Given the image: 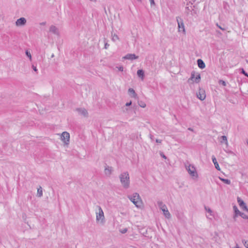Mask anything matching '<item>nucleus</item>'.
Masks as SVG:
<instances>
[{
    "mask_svg": "<svg viewBox=\"0 0 248 248\" xmlns=\"http://www.w3.org/2000/svg\"><path fill=\"white\" fill-rule=\"evenodd\" d=\"M138 0V1H141V0Z\"/></svg>",
    "mask_w": 248,
    "mask_h": 248,
    "instance_id": "obj_49",
    "label": "nucleus"
},
{
    "mask_svg": "<svg viewBox=\"0 0 248 248\" xmlns=\"http://www.w3.org/2000/svg\"><path fill=\"white\" fill-rule=\"evenodd\" d=\"M161 140H159V139H156V142L157 143H161Z\"/></svg>",
    "mask_w": 248,
    "mask_h": 248,
    "instance_id": "obj_37",
    "label": "nucleus"
},
{
    "mask_svg": "<svg viewBox=\"0 0 248 248\" xmlns=\"http://www.w3.org/2000/svg\"><path fill=\"white\" fill-rule=\"evenodd\" d=\"M188 129L190 131H192L193 130L191 128H188Z\"/></svg>",
    "mask_w": 248,
    "mask_h": 248,
    "instance_id": "obj_42",
    "label": "nucleus"
},
{
    "mask_svg": "<svg viewBox=\"0 0 248 248\" xmlns=\"http://www.w3.org/2000/svg\"><path fill=\"white\" fill-rule=\"evenodd\" d=\"M219 83L221 85H222V86H225L226 85V83L225 81L222 80H220L219 81H218Z\"/></svg>",
    "mask_w": 248,
    "mask_h": 248,
    "instance_id": "obj_27",
    "label": "nucleus"
},
{
    "mask_svg": "<svg viewBox=\"0 0 248 248\" xmlns=\"http://www.w3.org/2000/svg\"><path fill=\"white\" fill-rule=\"evenodd\" d=\"M197 96L201 100H203L206 97L205 91L202 89H200L197 93Z\"/></svg>",
    "mask_w": 248,
    "mask_h": 248,
    "instance_id": "obj_11",
    "label": "nucleus"
},
{
    "mask_svg": "<svg viewBox=\"0 0 248 248\" xmlns=\"http://www.w3.org/2000/svg\"><path fill=\"white\" fill-rule=\"evenodd\" d=\"M247 218L248 219V218Z\"/></svg>",
    "mask_w": 248,
    "mask_h": 248,
    "instance_id": "obj_50",
    "label": "nucleus"
},
{
    "mask_svg": "<svg viewBox=\"0 0 248 248\" xmlns=\"http://www.w3.org/2000/svg\"><path fill=\"white\" fill-rule=\"evenodd\" d=\"M185 167L188 174L193 179L195 180L198 178V174L194 165L187 163L185 164Z\"/></svg>",
    "mask_w": 248,
    "mask_h": 248,
    "instance_id": "obj_3",
    "label": "nucleus"
},
{
    "mask_svg": "<svg viewBox=\"0 0 248 248\" xmlns=\"http://www.w3.org/2000/svg\"><path fill=\"white\" fill-rule=\"evenodd\" d=\"M26 55L29 58L30 60L31 61L32 57H31V55L30 52L28 50H26Z\"/></svg>",
    "mask_w": 248,
    "mask_h": 248,
    "instance_id": "obj_26",
    "label": "nucleus"
},
{
    "mask_svg": "<svg viewBox=\"0 0 248 248\" xmlns=\"http://www.w3.org/2000/svg\"><path fill=\"white\" fill-rule=\"evenodd\" d=\"M204 208L206 210V217L210 220H212L213 218H214V215L211 209L207 206H205Z\"/></svg>",
    "mask_w": 248,
    "mask_h": 248,
    "instance_id": "obj_10",
    "label": "nucleus"
},
{
    "mask_svg": "<svg viewBox=\"0 0 248 248\" xmlns=\"http://www.w3.org/2000/svg\"><path fill=\"white\" fill-rule=\"evenodd\" d=\"M49 31L56 35L59 34L58 29L56 26L53 25H51L50 27Z\"/></svg>",
    "mask_w": 248,
    "mask_h": 248,
    "instance_id": "obj_16",
    "label": "nucleus"
},
{
    "mask_svg": "<svg viewBox=\"0 0 248 248\" xmlns=\"http://www.w3.org/2000/svg\"><path fill=\"white\" fill-rule=\"evenodd\" d=\"M137 75L141 79H143L144 76V73L142 70H138L137 71Z\"/></svg>",
    "mask_w": 248,
    "mask_h": 248,
    "instance_id": "obj_20",
    "label": "nucleus"
},
{
    "mask_svg": "<svg viewBox=\"0 0 248 248\" xmlns=\"http://www.w3.org/2000/svg\"><path fill=\"white\" fill-rule=\"evenodd\" d=\"M242 73L246 76L248 77V74L245 72V71L242 69Z\"/></svg>",
    "mask_w": 248,
    "mask_h": 248,
    "instance_id": "obj_33",
    "label": "nucleus"
},
{
    "mask_svg": "<svg viewBox=\"0 0 248 248\" xmlns=\"http://www.w3.org/2000/svg\"><path fill=\"white\" fill-rule=\"evenodd\" d=\"M128 198L137 208H140L141 207L142 201L138 193H134L132 195L128 196Z\"/></svg>",
    "mask_w": 248,
    "mask_h": 248,
    "instance_id": "obj_4",
    "label": "nucleus"
},
{
    "mask_svg": "<svg viewBox=\"0 0 248 248\" xmlns=\"http://www.w3.org/2000/svg\"><path fill=\"white\" fill-rule=\"evenodd\" d=\"M176 20L178 23V31L182 32L185 34L186 33V31L183 20L181 18L177 17L176 18Z\"/></svg>",
    "mask_w": 248,
    "mask_h": 248,
    "instance_id": "obj_8",
    "label": "nucleus"
},
{
    "mask_svg": "<svg viewBox=\"0 0 248 248\" xmlns=\"http://www.w3.org/2000/svg\"><path fill=\"white\" fill-rule=\"evenodd\" d=\"M150 2L151 5H153L155 4L154 0H149Z\"/></svg>",
    "mask_w": 248,
    "mask_h": 248,
    "instance_id": "obj_34",
    "label": "nucleus"
},
{
    "mask_svg": "<svg viewBox=\"0 0 248 248\" xmlns=\"http://www.w3.org/2000/svg\"><path fill=\"white\" fill-rule=\"evenodd\" d=\"M124 232H126V230H124Z\"/></svg>",
    "mask_w": 248,
    "mask_h": 248,
    "instance_id": "obj_46",
    "label": "nucleus"
},
{
    "mask_svg": "<svg viewBox=\"0 0 248 248\" xmlns=\"http://www.w3.org/2000/svg\"><path fill=\"white\" fill-rule=\"evenodd\" d=\"M109 46V45H108L107 43H106L105 45V48L106 49H107L108 48V47Z\"/></svg>",
    "mask_w": 248,
    "mask_h": 248,
    "instance_id": "obj_38",
    "label": "nucleus"
},
{
    "mask_svg": "<svg viewBox=\"0 0 248 248\" xmlns=\"http://www.w3.org/2000/svg\"><path fill=\"white\" fill-rule=\"evenodd\" d=\"M201 80V75L199 73L192 71L191 74V77L188 80L189 83L193 82L199 83Z\"/></svg>",
    "mask_w": 248,
    "mask_h": 248,
    "instance_id": "obj_6",
    "label": "nucleus"
},
{
    "mask_svg": "<svg viewBox=\"0 0 248 248\" xmlns=\"http://www.w3.org/2000/svg\"><path fill=\"white\" fill-rule=\"evenodd\" d=\"M212 160L214 164L215 168L217 169V161L215 156H212Z\"/></svg>",
    "mask_w": 248,
    "mask_h": 248,
    "instance_id": "obj_25",
    "label": "nucleus"
},
{
    "mask_svg": "<svg viewBox=\"0 0 248 248\" xmlns=\"http://www.w3.org/2000/svg\"><path fill=\"white\" fill-rule=\"evenodd\" d=\"M218 178H219L220 180H221L225 184H226L228 185H230L231 184V181L229 179L223 178L220 176H218Z\"/></svg>",
    "mask_w": 248,
    "mask_h": 248,
    "instance_id": "obj_21",
    "label": "nucleus"
},
{
    "mask_svg": "<svg viewBox=\"0 0 248 248\" xmlns=\"http://www.w3.org/2000/svg\"><path fill=\"white\" fill-rule=\"evenodd\" d=\"M242 242L244 243L245 246L247 248H248V241L243 240Z\"/></svg>",
    "mask_w": 248,
    "mask_h": 248,
    "instance_id": "obj_30",
    "label": "nucleus"
},
{
    "mask_svg": "<svg viewBox=\"0 0 248 248\" xmlns=\"http://www.w3.org/2000/svg\"><path fill=\"white\" fill-rule=\"evenodd\" d=\"M112 171V168L109 166H107L105 169V173L106 175L109 176L110 175Z\"/></svg>",
    "mask_w": 248,
    "mask_h": 248,
    "instance_id": "obj_18",
    "label": "nucleus"
},
{
    "mask_svg": "<svg viewBox=\"0 0 248 248\" xmlns=\"http://www.w3.org/2000/svg\"><path fill=\"white\" fill-rule=\"evenodd\" d=\"M40 24L42 25H45L46 24V22H42Z\"/></svg>",
    "mask_w": 248,
    "mask_h": 248,
    "instance_id": "obj_40",
    "label": "nucleus"
},
{
    "mask_svg": "<svg viewBox=\"0 0 248 248\" xmlns=\"http://www.w3.org/2000/svg\"><path fill=\"white\" fill-rule=\"evenodd\" d=\"M239 216H241L243 218H248V217L243 213L241 212Z\"/></svg>",
    "mask_w": 248,
    "mask_h": 248,
    "instance_id": "obj_28",
    "label": "nucleus"
},
{
    "mask_svg": "<svg viewBox=\"0 0 248 248\" xmlns=\"http://www.w3.org/2000/svg\"><path fill=\"white\" fill-rule=\"evenodd\" d=\"M139 56L134 54H127L123 57V59L125 60H133L138 59Z\"/></svg>",
    "mask_w": 248,
    "mask_h": 248,
    "instance_id": "obj_14",
    "label": "nucleus"
},
{
    "mask_svg": "<svg viewBox=\"0 0 248 248\" xmlns=\"http://www.w3.org/2000/svg\"><path fill=\"white\" fill-rule=\"evenodd\" d=\"M160 155H161V157H162L164 159H166L167 158V157L166 156V155L162 152H161L160 153Z\"/></svg>",
    "mask_w": 248,
    "mask_h": 248,
    "instance_id": "obj_32",
    "label": "nucleus"
},
{
    "mask_svg": "<svg viewBox=\"0 0 248 248\" xmlns=\"http://www.w3.org/2000/svg\"><path fill=\"white\" fill-rule=\"evenodd\" d=\"M157 204L159 208L163 212L165 217L168 219L170 218V213L167 206L161 201L157 202Z\"/></svg>",
    "mask_w": 248,
    "mask_h": 248,
    "instance_id": "obj_5",
    "label": "nucleus"
},
{
    "mask_svg": "<svg viewBox=\"0 0 248 248\" xmlns=\"http://www.w3.org/2000/svg\"><path fill=\"white\" fill-rule=\"evenodd\" d=\"M76 111L78 112L79 115H80L84 117H87L88 115V112L87 110L84 108H77Z\"/></svg>",
    "mask_w": 248,
    "mask_h": 248,
    "instance_id": "obj_13",
    "label": "nucleus"
},
{
    "mask_svg": "<svg viewBox=\"0 0 248 248\" xmlns=\"http://www.w3.org/2000/svg\"><path fill=\"white\" fill-rule=\"evenodd\" d=\"M124 232H126V230H124Z\"/></svg>",
    "mask_w": 248,
    "mask_h": 248,
    "instance_id": "obj_45",
    "label": "nucleus"
},
{
    "mask_svg": "<svg viewBox=\"0 0 248 248\" xmlns=\"http://www.w3.org/2000/svg\"><path fill=\"white\" fill-rule=\"evenodd\" d=\"M139 105L140 106V107L142 108H144L146 107V104L144 102H140V103L139 104Z\"/></svg>",
    "mask_w": 248,
    "mask_h": 248,
    "instance_id": "obj_29",
    "label": "nucleus"
},
{
    "mask_svg": "<svg viewBox=\"0 0 248 248\" xmlns=\"http://www.w3.org/2000/svg\"><path fill=\"white\" fill-rule=\"evenodd\" d=\"M37 196L39 197H41L43 196V190L41 186H39L37 189Z\"/></svg>",
    "mask_w": 248,
    "mask_h": 248,
    "instance_id": "obj_22",
    "label": "nucleus"
},
{
    "mask_svg": "<svg viewBox=\"0 0 248 248\" xmlns=\"http://www.w3.org/2000/svg\"><path fill=\"white\" fill-rule=\"evenodd\" d=\"M197 64L198 67L201 69H203L205 67V64L203 61L201 59H198L197 60Z\"/></svg>",
    "mask_w": 248,
    "mask_h": 248,
    "instance_id": "obj_17",
    "label": "nucleus"
},
{
    "mask_svg": "<svg viewBox=\"0 0 248 248\" xmlns=\"http://www.w3.org/2000/svg\"><path fill=\"white\" fill-rule=\"evenodd\" d=\"M131 104H132V102H131V101H130V102H127V103H126L125 104V106L128 107V106H130V105H131Z\"/></svg>",
    "mask_w": 248,
    "mask_h": 248,
    "instance_id": "obj_36",
    "label": "nucleus"
},
{
    "mask_svg": "<svg viewBox=\"0 0 248 248\" xmlns=\"http://www.w3.org/2000/svg\"><path fill=\"white\" fill-rule=\"evenodd\" d=\"M32 68L33 70L35 72H36V73H37V72H38V70H37V68H36V66H35L34 65H32Z\"/></svg>",
    "mask_w": 248,
    "mask_h": 248,
    "instance_id": "obj_31",
    "label": "nucleus"
},
{
    "mask_svg": "<svg viewBox=\"0 0 248 248\" xmlns=\"http://www.w3.org/2000/svg\"><path fill=\"white\" fill-rule=\"evenodd\" d=\"M120 183L123 187L125 189L130 187V181L129 173L127 171L122 172L119 175Z\"/></svg>",
    "mask_w": 248,
    "mask_h": 248,
    "instance_id": "obj_2",
    "label": "nucleus"
},
{
    "mask_svg": "<svg viewBox=\"0 0 248 248\" xmlns=\"http://www.w3.org/2000/svg\"><path fill=\"white\" fill-rule=\"evenodd\" d=\"M128 93L130 94H132V96L133 97H136L137 96V94L136 93L134 90L132 88H129L128 89Z\"/></svg>",
    "mask_w": 248,
    "mask_h": 248,
    "instance_id": "obj_23",
    "label": "nucleus"
},
{
    "mask_svg": "<svg viewBox=\"0 0 248 248\" xmlns=\"http://www.w3.org/2000/svg\"><path fill=\"white\" fill-rule=\"evenodd\" d=\"M150 138L153 139V137H152V136H151Z\"/></svg>",
    "mask_w": 248,
    "mask_h": 248,
    "instance_id": "obj_47",
    "label": "nucleus"
},
{
    "mask_svg": "<svg viewBox=\"0 0 248 248\" xmlns=\"http://www.w3.org/2000/svg\"><path fill=\"white\" fill-rule=\"evenodd\" d=\"M237 202H238L240 206L242 207L246 211H248V209L247 208V207L245 203L240 197H237Z\"/></svg>",
    "mask_w": 248,
    "mask_h": 248,
    "instance_id": "obj_15",
    "label": "nucleus"
},
{
    "mask_svg": "<svg viewBox=\"0 0 248 248\" xmlns=\"http://www.w3.org/2000/svg\"><path fill=\"white\" fill-rule=\"evenodd\" d=\"M220 144L222 146L224 150L226 151L228 147L227 138L226 136H222L219 139Z\"/></svg>",
    "mask_w": 248,
    "mask_h": 248,
    "instance_id": "obj_7",
    "label": "nucleus"
},
{
    "mask_svg": "<svg viewBox=\"0 0 248 248\" xmlns=\"http://www.w3.org/2000/svg\"><path fill=\"white\" fill-rule=\"evenodd\" d=\"M54 56V54H53L52 55H51V57L53 58V57Z\"/></svg>",
    "mask_w": 248,
    "mask_h": 248,
    "instance_id": "obj_44",
    "label": "nucleus"
},
{
    "mask_svg": "<svg viewBox=\"0 0 248 248\" xmlns=\"http://www.w3.org/2000/svg\"><path fill=\"white\" fill-rule=\"evenodd\" d=\"M112 40L113 42H116L119 40V37L116 34H112Z\"/></svg>",
    "mask_w": 248,
    "mask_h": 248,
    "instance_id": "obj_24",
    "label": "nucleus"
},
{
    "mask_svg": "<svg viewBox=\"0 0 248 248\" xmlns=\"http://www.w3.org/2000/svg\"><path fill=\"white\" fill-rule=\"evenodd\" d=\"M27 20L24 17H21L18 19L16 22V26H22L26 24Z\"/></svg>",
    "mask_w": 248,
    "mask_h": 248,
    "instance_id": "obj_12",
    "label": "nucleus"
},
{
    "mask_svg": "<svg viewBox=\"0 0 248 248\" xmlns=\"http://www.w3.org/2000/svg\"><path fill=\"white\" fill-rule=\"evenodd\" d=\"M96 222L97 224L104 225L106 222L104 212L100 206H96L95 209Z\"/></svg>",
    "mask_w": 248,
    "mask_h": 248,
    "instance_id": "obj_1",
    "label": "nucleus"
},
{
    "mask_svg": "<svg viewBox=\"0 0 248 248\" xmlns=\"http://www.w3.org/2000/svg\"><path fill=\"white\" fill-rule=\"evenodd\" d=\"M118 70L120 71H123V69H124V68L123 66H120V67H117Z\"/></svg>",
    "mask_w": 248,
    "mask_h": 248,
    "instance_id": "obj_35",
    "label": "nucleus"
},
{
    "mask_svg": "<svg viewBox=\"0 0 248 248\" xmlns=\"http://www.w3.org/2000/svg\"><path fill=\"white\" fill-rule=\"evenodd\" d=\"M61 140L65 145H68L69 143L70 135L67 132H63L61 136Z\"/></svg>",
    "mask_w": 248,
    "mask_h": 248,
    "instance_id": "obj_9",
    "label": "nucleus"
},
{
    "mask_svg": "<svg viewBox=\"0 0 248 248\" xmlns=\"http://www.w3.org/2000/svg\"><path fill=\"white\" fill-rule=\"evenodd\" d=\"M150 138L153 139V137H152V136H151Z\"/></svg>",
    "mask_w": 248,
    "mask_h": 248,
    "instance_id": "obj_48",
    "label": "nucleus"
},
{
    "mask_svg": "<svg viewBox=\"0 0 248 248\" xmlns=\"http://www.w3.org/2000/svg\"><path fill=\"white\" fill-rule=\"evenodd\" d=\"M217 27L218 28H220V29H221L222 31H225V30L223 28H222L220 26H219V25L217 26Z\"/></svg>",
    "mask_w": 248,
    "mask_h": 248,
    "instance_id": "obj_39",
    "label": "nucleus"
},
{
    "mask_svg": "<svg viewBox=\"0 0 248 248\" xmlns=\"http://www.w3.org/2000/svg\"><path fill=\"white\" fill-rule=\"evenodd\" d=\"M233 208L235 214L233 218L235 219L236 217L239 215L241 212L239 211L236 205H234Z\"/></svg>",
    "mask_w": 248,
    "mask_h": 248,
    "instance_id": "obj_19",
    "label": "nucleus"
},
{
    "mask_svg": "<svg viewBox=\"0 0 248 248\" xmlns=\"http://www.w3.org/2000/svg\"><path fill=\"white\" fill-rule=\"evenodd\" d=\"M217 168H218V170H220V168H219V167L218 165Z\"/></svg>",
    "mask_w": 248,
    "mask_h": 248,
    "instance_id": "obj_43",
    "label": "nucleus"
},
{
    "mask_svg": "<svg viewBox=\"0 0 248 248\" xmlns=\"http://www.w3.org/2000/svg\"><path fill=\"white\" fill-rule=\"evenodd\" d=\"M239 248V246H238V245L236 244V247L234 248Z\"/></svg>",
    "mask_w": 248,
    "mask_h": 248,
    "instance_id": "obj_41",
    "label": "nucleus"
}]
</instances>
